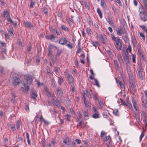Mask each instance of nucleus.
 Returning a JSON list of instances; mask_svg holds the SVG:
<instances>
[{"label": "nucleus", "instance_id": "31", "mask_svg": "<svg viewBox=\"0 0 147 147\" xmlns=\"http://www.w3.org/2000/svg\"><path fill=\"white\" fill-rule=\"evenodd\" d=\"M101 5L104 8H106V4L105 1L103 0H101Z\"/></svg>", "mask_w": 147, "mask_h": 147}, {"label": "nucleus", "instance_id": "27", "mask_svg": "<svg viewBox=\"0 0 147 147\" xmlns=\"http://www.w3.org/2000/svg\"><path fill=\"white\" fill-rule=\"evenodd\" d=\"M141 19L144 22L147 20V18H146L145 15L144 14L141 15Z\"/></svg>", "mask_w": 147, "mask_h": 147}, {"label": "nucleus", "instance_id": "59", "mask_svg": "<svg viewBox=\"0 0 147 147\" xmlns=\"http://www.w3.org/2000/svg\"><path fill=\"white\" fill-rule=\"evenodd\" d=\"M145 6L147 8V0H142Z\"/></svg>", "mask_w": 147, "mask_h": 147}, {"label": "nucleus", "instance_id": "7", "mask_svg": "<svg viewBox=\"0 0 147 147\" xmlns=\"http://www.w3.org/2000/svg\"><path fill=\"white\" fill-rule=\"evenodd\" d=\"M85 94L83 93V98L84 103L85 106L86 107L87 109H90V103L89 101L86 100L84 97Z\"/></svg>", "mask_w": 147, "mask_h": 147}, {"label": "nucleus", "instance_id": "43", "mask_svg": "<svg viewBox=\"0 0 147 147\" xmlns=\"http://www.w3.org/2000/svg\"><path fill=\"white\" fill-rule=\"evenodd\" d=\"M140 35L141 37H142V38L144 40H145V36L143 33L142 32H140Z\"/></svg>", "mask_w": 147, "mask_h": 147}, {"label": "nucleus", "instance_id": "49", "mask_svg": "<svg viewBox=\"0 0 147 147\" xmlns=\"http://www.w3.org/2000/svg\"><path fill=\"white\" fill-rule=\"evenodd\" d=\"M30 1H31V3L30 4V7L31 8H32L35 4L33 2L32 0H30Z\"/></svg>", "mask_w": 147, "mask_h": 147}, {"label": "nucleus", "instance_id": "64", "mask_svg": "<svg viewBox=\"0 0 147 147\" xmlns=\"http://www.w3.org/2000/svg\"><path fill=\"white\" fill-rule=\"evenodd\" d=\"M145 95L146 96V99H145L146 101H147V89L144 91Z\"/></svg>", "mask_w": 147, "mask_h": 147}, {"label": "nucleus", "instance_id": "62", "mask_svg": "<svg viewBox=\"0 0 147 147\" xmlns=\"http://www.w3.org/2000/svg\"><path fill=\"white\" fill-rule=\"evenodd\" d=\"M144 136V134L143 132H142L141 134L140 137V140L141 141Z\"/></svg>", "mask_w": 147, "mask_h": 147}, {"label": "nucleus", "instance_id": "10", "mask_svg": "<svg viewBox=\"0 0 147 147\" xmlns=\"http://www.w3.org/2000/svg\"><path fill=\"white\" fill-rule=\"evenodd\" d=\"M67 42V40L65 38H62L59 40V42L62 45H65Z\"/></svg>", "mask_w": 147, "mask_h": 147}, {"label": "nucleus", "instance_id": "48", "mask_svg": "<svg viewBox=\"0 0 147 147\" xmlns=\"http://www.w3.org/2000/svg\"><path fill=\"white\" fill-rule=\"evenodd\" d=\"M92 44L93 45V46L95 47V48H96L97 47V46L98 45V42H95L94 43V42L92 43Z\"/></svg>", "mask_w": 147, "mask_h": 147}, {"label": "nucleus", "instance_id": "39", "mask_svg": "<svg viewBox=\"0 0 147 147\" xmlns=\"http://www.w3.org/2000/svg\"><path fill=\"white\" fill-rule=\"evenodd\" d=\"M61 50H59V49H58L57 50V54L56 55V57H58L59 55L61 54Z\"/></svg>", "mask_w": 147, "mask_h": 147}, {"label": "nucleus", "instance_id": "22", "mask_svg": "<svg viewBox=\"0 0 147 147\" xmlns=\"http://www.w3.org/2000/svg\"><path fill=\"white\" fill-rule=\"evenodd\" d=\"M9 14V13L7 11H4L3 12V16L4 18L6 17L7 16H8Z\"/></svg>", "mask_w": 147, "mask_h": 147}, {"label": "nucleus", "instance_id": "15", "mask_svg": "<svg viewBox=\"0 0 147 147\" xmlns=\"http://www.w3.org/2000/svg\"><path fill=\"white\" fill-rule=\"evenodd\" d=\"M52 46L51 45H49L48 47V55L51 56L52 55L51 53V47H52Z\"/></svg>", "mask_w": 147, "mask_h": 147}, {"label": "nucleus", "instance_id": "6", "mask_svg": "<svg viewBox=\"0 0 147 147\" xmlns=\"http://www.w3.org/2000/svg\"><path fill=\"white\" fill-rule=\"evenodd\" d=\"M31 98L34 101H36L37 97V94L35 91L32 90H31V92L30 94Z\"/></svg>", "mask_w": 147, "mask_h": 147}, {"label": "nucleus", "instance_id": "47", "mask_svg": "<svg viewBox=\"0 0 147 147\" xmlns=\"http://www.w3.org/2000/svg\"><path fill=\"white\" fill-rule=\"evenodd\" d=\"M20 121L18 120L17 121L16 123V127L17 129L20 128Z\"/></svg>", "mask_w": 147, "mask_h": 147}, {"label": "nucleus", "instance_id": "46", "mask_svg": "<svg viewBox=\"0 0 147 147\" xmlns=\"http://www.w3.org/2000/svg\"><path fill=\"white\" fill-rule=\"evenodd\" d=\"M112 40L116 42L117 40H118V39H120L119 37H116L113 35H112Z\"/></svg>", "mask_w": 147, "mask_h": 147}, {"label": "nucleus", "instance_id": "12", "mask_svg": "<svg viewBox=\"0 0 147 147\" xmlns=\"http://www.w3.org/2000/svg\"><path fill=\"white\" fill-rule=\"evenodd\" d=\"M111 139V137L110 136H109L103 138V140L104 142L106 141L109 144H110Z\"/></svg>", "mask_w": 147, "mask_h": 147}, {"label": "nucleus", "instance_id": "2", "mask_svg": "<svg viewBox=\"0 0 147 147\" xmlns=\"http://www.w3.org/2000/svg\"><path fill=\"white\" fill-rule=\"evenodd\" d=\"M129 83L131 88H134L135 87L134 78L132 74H130L129 75Z\"/></svg>", "mask_w": 147, "mask_h": 147}, {"label": "nucleus", "instance_id": "42", "mask_svg": "<svg viewBox=\"0 0 147 147\" xmlns=\"http://www.w3.org/2000/svg\"><path fill=\"white\" fill-rule=\"evenodd\" d=\"M99 117L98 113H96L95 114L92 115V117L94 118H97Z\"/></svg>", "mask_w": 147, "mask_h": 147}, {"label": "nucleus", "instance_id": "21", "mask_svg": "<svg viewBox=\"0 0 147 147\" xmlns=\"http://www.w3.org/2000/svg\"><path fill=\"white\" fill-rule=\"evenodd\" d=\"M97 12L99 15L100 17V18H102V15L101 11L100 9L99 8H98L97 9Z\"/></svg>", "mask_w": 147, "mask_h": 147}, {"label": "nucleus", "instance_id": "60", "mask_svg": "<svg viewBox=\"0 0 147 147\" xmlns=\"http://www.w3.org/2000/svg\"><path fill=\"white\" fill-rule=\"evenodd\" d=\"M0 43L3 47H6V44L4 42H3L0 41Z\"/></svg>", "mask_w": 147, "mask_h": 147}, {"label": "nucleus", "instance_id": "37", "mask_svg": "<svg viewBox=\"0 0 147 147\" xmlns=\"http://www.w3.org/2000/svg\"><path fill=\"white\" fill-rule=\"evenodd\" d=\"M86 96L88 97L89 98H91V95L90 94L89 92L87 90V89H86Z\"/></svg>", "mask_w": 147, "mask_h": 147}, {"label": "nucleus", "instance_id": "24", "mask_svg": "<svg viewBox=\"0 0 147 147\" xmlns=\"http://www.w3.org/2000/svg\"><path fill=\"white\" fill-rule=\"evenodd\" d=\"M141 28L142 30L147 33V29L146 27L145 26H142L141 25L139 26Z\"/></svg>", "mask_w": 147, "mask_h": 147}, {"label": "nucleus", "instance_id": "8", "mask_svg": "<svg viewBox=\"0 0 147 147\" xmlns=\"http://www.w3.org/2000/svg\"><path fill=\"white\" fill-rule=\"evenodd\" d=\"M13 84L14 85H18L21 81L20 79L16 77H14L13 78Z\"/></svg>", "mask_w": 147, "mask_h": 147}, {"label": "nucleus", "instance_id": "18", "mask_svg": "<svg viewBox=\"0 0 147 147\" xmlns=\"http://www.w3.org/2000/svg\"><path fill=\"white\" fill-rule=\"evenodd\" d=\"M122 38L124 40L125 42H127L129 41V39L127 35L125 34L124 36H122Z\"/></svg>", "mask_w": 147, "mask_h": 147}, {"label": "nucleus", "instance_id": "56", "mask_svg": "<svg viewBox=\"0 0 147 147\" xmlns=\"http://www.w3.org/2000/svg\"><path fill=\"white\" fill-rule=\"evenodd\" d=\"M142 119L143 121L144 122H147V116L142 117Z\"/></svg>", "mask_w": 147, "mask_h": 147}, {"label": "nucleus", "instance_id": "20", "mask_svg": "<svg viewBox=\"0 0 147 147\" xmlns=\"http://www.w3.org/2000/svg\"><path fill=\"white\" fill-rule=\"evenodd\" d=\"M47 39L49 40H52L55 37L53 34H51L50 35L46 36Z\"/></svg>", "mask_w": 147, "mask_h": 147}, {"label": "nucleus", "instance_id": "35", "mask_svg": "<svg viewBox=\"0 0 147 147\" xmlns=\"http://www.w3.org/2000/svg\"><path fill=\"white\" fill-rule=\"evenodd\" d=\"M119 102H121V105L124 106H127V105L125 101H123L120 98Z\"/></svg>", "mask_w": 147, "mask_h": 147}, {"label": "nucleus", "instance_id": "1", "mask_svg": "<svg viewBox=\"0 0 147 147\" xmlns=\"http://www.w3.org/2000/svg\"><path fill=\"white\" fill-rule=\"evenodd\" d=\"M138 77L141 80L143 79L144 76V72L143 71V69L141 67H140L138 70Z\"/></svg>", "mask_w": 147, "mask_h": 147}, {"label": "nucleus", "instance_id": "19", "mask_svg": "<svg viewBox=\"0 0 147 147\" xmlns=\"http://www.w3.org/2000/svg\"><path fill=\"white\" fill-rule=\"evenodd\" d=\"M100 38L101 41L104 44L105 43V40H106V38L104 36L101 35L100 36Z\"/></svg>", "mask_w": 147, "mask_h": 147}, {"label": "nucleus", "instance_id": "4", "mask_svg": "<svg viewBox=\"0 0 147 147\" xmlns=\"http://www.w3.org/2000/svg\"><path fill=\"white\" fill-rule=\"evenodd\" d=\"M122 41L120 39L117 40L115 46L118 50H121L122 48Z\"/></svg>", "mask_w": 147, "mask_h": 147}, {"label": "nucleus", "instance_id": "17", "mask_svg": "<svg viewBox=\"0 0 147 147\" xmlns=\"http://www.w3.org/2000/svg\"><path fill=\"white\" fill-rule=\"evenodd\" d=\"M55 142L54 140H53L51 141V143H49L48 145L49 147H52V145H53V146H54L55 145Z\"/></svg>", "mask_w": 147, "mask_h": 147}, {"label": "nucleus", "instance_id": "63", "mask_svg": "<svg viewBox=\"0 0 147 147\" xmlns=\"http://www.w3.org/2000/svg\"><path fill=\"white\" fill-rule=\"evenodd\" d=\"M58 17H62L63 14H62V13L61 12H59L58 13Z\"/></svg>", "mask_w": 147, "mask_h": 147}, {"label": "nucleus", "instance_id": "9", "mask_svg": "<svg viewBox=\"0 0 147 147\" xmlns=\"http://www.w3.org/2000/svg\"><path fill=\"white\" fill-rule=\"evenodd\" d=\"M125 55L123 57V59L126 64L127 65H129V59L128 52H127L126 53H125Z\"/></svg>", "mask_w": 147, "mask_h": 147}, {"label": "nucleus", "instance_id": "51", "mask_svg": "<svg viewBox=\"0 0 147 147\" xmlns=\"http://www.w3.org/2000/svg\"><path fill=\"white\" fill-rule=\"evenodd\" d=\"M63 81L62 79L59 78L58 79V83L59 85H61L63 82Z\"/></svg>", "mask_w": 147, "mask_h": 147}, {"label": "nucleus", "instance_id": "11", "mask_svg": "<svg viewBox=\"0 0 147 147\" xmlns=\"http://www.w3.org/2000/svg\"><path fill=\"white\" fill-rule=\"evenodd\" d=\"M24 24L26 27L29 28H31L33 27V25L31 23L28 21L24 22Z\"/></svg>", "mask_w": 147, "mask_h": 147}, {"label": "nucleus", "instance_id": "5", "mask_svg": "<svg viewBox=\"0 0 147 147\" xmlns=\"http://www.w3.org/2000/svg\"><path fill=\"white\" fill-rule=\"evenodd\" d=\"M24 78L26 80L27 84H31L32 82V79L31 76L29 75L24 76Z\"/></svg>", "mask_w": 147, "mask_h": 147}, {"label": "nucleus", "instance_id": "16", "mask_svg": "<svg viewBox=\"0 0 147 147\" xmlns=\"http://www.w3.org/2000/svg\"><path fill=\"white\" fill-rule=\"evenodd\" d=\"M138 52L139 54V55L140 57L142 58L143 60L144 59V56L143 53H142L141 51L139 49H138Z\"/></svg>", "mask_w": 147, "mask_h": 147}, {"label": "nucleus", "instance_id": "33", "mask_svg": "<svg viewBox=\"0 0 147 147\" xmlns=\"http://www.w3.org/2000/svg\"><path fill=\"white\" fill-rule=\"evenodd\" d=\"M80 42H79L78 43V49L77 50V51H76V53L77 54H78V53H80V51H81V47L79 46Z\"/></svg>", "mask_w": 147, "mask_h": 147}, {"label": "nucleus", "instance_id": "29", "mask_svg": "<svg viewBox=\"0 0 147 147\" xmlns=\"http://www.w3.org/2000/svg\"><path fill=\"white\" fill-rule=\"evenodd\" d=\"M61 29L63 30H64L65 31H69L68 29L66 27V26H65L63 25H61Z\"/></svg>", "mask_w": 147, "mask_h": 147}, {"label": "nucleus", "instance_id": "55", "mask_svg": "<svg viewBox=\"0 0 147 147\" xmlns=\"http://www.w3.org/2000/svg\"><path fill=\"white\" fill-rule=\"evenodd\" d=\"M73 84H71V89L72 90V92H73L74 91V86Z\"/></svg>", "mask_w": 147, "mask_h": 147}, {"label": "nucleus", "instance_id": "34", "mask_svg": "<svg viewBox=\"0 0 147 147\" xmlns=\"http://www.w3.org/2000/svg\"><path fill=\"white\" fill-rule=\"evenodd\" d=\"M84 117L85 118V119L87 120L88 119V114L87 112H84Z\"/></svg>", "mask_w": 147, "mask_h": 147}, {"label": "nucleus", "instance_id": "14", "mask_svg": "<svg viewBox=\"0 0 147 147\" xmlns=\"http://www.w3.org/2000/svg\"><path fill=\"white\" fill-rule=\"evenodd\" d=\"M23 85L24 86V87H21V89L24 92H26L28 91V90L29 89V86H27L26 87V84L24 83L23 84Z\"/></svg>", "mask_w": 147, "mask_h": 147}, {"label": "nucleus", "instance_id": "40", "mask_svg": "<svg viewBox=\"0 0 147 147\" xmlns=\"http://www.w3.org/2000/svg\"><path fill=\"white\" fill-rule=\"evenodd\" d=\"M94 80L95 82V85L99 88L100 87V86L97 80L96 79H94Z\"/></svg>", "mask_w": 147, "mask_h": 147}, {"label": "nucleus", "instance_id": "41", "mask_svg": "<svg viewBox=\"0 0 147 147\" xmlns=\"http://www.w3.org/2000/svg\"><path fill=\"white\" fill-rule=\"evenodd\" d=\"M57 93L60 96H61L63 94L62 91L59 89L57 90Z\"/></svg>", "mask_w": 147, "mask_h": 147}, {"label": "nucleus", "instance_id": "44", "mask_svg": "<svg viewBox=\"0 0 147 147\" xmlns=\"http://www.w3.org/2000/svg\"><path fill=\"white\" fill-rule=\"evenodd\" d=\"M133 104L134 107L135 109L137 111V104L135 102H133Z\"/></svg>", "mask_w": 147, "mask_h": 147}, {"label": "nucleus", "instance_id": "25", "mask_svg": "<svg viewBox=\"0 0 147 147\" xmlns=\"http://www.w3.org/2000/svg\"><path fill=\"white\" fill-rule=\"evenodd\" d=\"M85 7L88 10H89L90 8V4L89 2H84Z\"/></svg>", "mask_w": 147, "mask_h": 147}, {"label": "nucleus", "instance_id": "32", "mask_svg": "<svg viewBox=\"0 0 147 147\" xmlns=\"http://www.w3.org/2000/svg\"><path fill=\"white\" fill-rule=\"evenodd\" d=\"M117 58L119 61L121 63H123V59L120 55H118L117 56Z\"/></svg>", "mask_w": 147, "mask_h": 147}, {"label": "nucleus", "instance_id": "26", "mask_svg": "<svg viewBox=\"0 0 147 147\" xmlns=\"http://www.w3.org/2000/svg\"><path fill=\"white\" fill-rule=\"evenodd\" d=\"M31 48L32 47L31 44L30 43H29L27 49V51L28 52H30V51H31Z\"/></svg>", "mask_w": 147, "mask_h": 147}, {"label": "nucleus", "instance_id": "3", "mask_svg": "<svg viewBox=\"0 0 147 147\" xmlns=\"http://www.w3.org/2000/svg\"><path fill=\"white\" fill-rule=\"evenodd\" d=\"M117 35L121 36L122 34H124L125 33V31L123 30L122 27L120 26L117 28L116 30Z\"/></svg>", "mask_w": 147, "mask_h": 147}, {"label": "nucleus", "instance_id": "30", "mask_svg": "<svg viewBox=\"0 0 147 147\" xmlns=\"http://www.w3.org/2000/svg\"><path fill=\"white\" fill-rule=\"evenodd\" d=\"M113 62L114 63V65L115 66L116 68L117 69L119 68V67L118 64V63L117 61L116 60H114L113 61Z\"/></svg>", "mask_w": 147, "mask_h": 147}, {"label": "nucleus", "instance_id": "13", "mask_svg": "<svg viewBox=\"0 0 147 147\" xmlns=\"http://www.w3.org/2000/svg\"><path fill=\"white\" fill-rule=\"evenodd\" d=\"M67 79L69 81V83L70 84H74L73 80L72 77L69 74H67Z\"/></svg>", "mask_w": 147, "mask_h": 147}, {"label": "nucleus", "instance_id": "57", "mask_svg": "<svg viewBox=\"0 0 147 147\" xmlns=\"http://www.w3.org/2000/svg\"><path fill=\"white\" fill-rule=\"evenodd\" d=\"M128 50L129 51V52H131V47L130 46H129L128 48L127 49V50H126V51L125 52L126 53V52H127L128 53Z\"/></svg>", "mask_w": 147, "mask_h": 147}, {"label": "nucleus", "instance_id": "61", "mask_svg": "<svg viewBox=\"0 0 147 147\" xmlns=\"http://www.w3.org/2000/svg\"><path fill=\"white\" fill-rule=\"evenodd\" d=\"M109 20L108 21V23L111 25L112 26H113L114 25V24L113 22L111 20H110V19H109Z\"/></svg>", "mask_w": 147, "mask_h": 147}, {"label": "nucleus", "instance_id": "23", "mask_svg": "<svg viewBox=\"0 0 147 147\" xmlns=\"http://www.w3.org/2000/svg\"><path fill=\"white\" fill-rule=\"evenodd\" d=\"M114 114L116 116H119V113L117 109H115L113 110Z\"/></svg>", "mask_w": 147, "mask_h": 147}, {"label": "nucleus", "instance_id": "45", "mask_svg": "<svg viewBox=\"0 0 147 147\" xmlns=\"http://www.w3.org/2000/svg\"><path fill=\"white\" fill-rule=\"evenodd\" d=\"M142 102L143 103V104L144 105L145 107L147 109V101H146L145 100H144V101L143 100Z\"/></svg>", "mask_w": 147, "mask_h": 147}, {"label": "nucleus", "instance_id": "38", "mask_svg": "<svg viewBox=\"0 0 147 147\" xmlns=\"http://www.w3.org/2000/svg\"><path fill=\"white\" fill-rule=\"evenodd\" d=\"M135 115L134 116V118L136 119V121L138 122L140 121V119L139 118V116L138 115L136 114H135Z\"/></svg>", "mask_w": 147, "mask_h": 147}, {"label": "nucleus", "instance_id": "28", "mask_svg": "<svg viewBox=\"0 0 147 147\" xmlns=\"http://www.w3.org/2000/svg\"><path fill=\"white\" fill-rule=\"evenodd\" d=\"M116 80L117 84H119L121 88H122L123 87L122 82H121L119 80H117V79H116Z\"/></svg>", "mask_w": 147, "mask_h": 147}, {"label": "nucleus", "instance_id": "58", "mask_svg": "<svg viewBox=\"0 0 147 147\" xmlns=\"http://www.w3.org/2000/svg\"><path fill=\"white\" fill-rule=\"evenodd\" d=\"M65 119L68 121H69L70 119V116L68 115H65Z\"/></svg>", "mask_w": 147, "mask_h": 147}, {"label": "nucleus", "instance_id": "50", "mask_svg": "<svg viewBox=\"0 0 147 147\" xmlns=\"http://www.w3.org/2000/svg\"><path fill=\"white\" fill-rule=\"evenodd\" d=\"M26 62L27 65H29L30 62V60L27 58L26 60Z\"/></svg>", "mask_w": 147, "mask_h": 147}, {"label": "nucleus", "instance_id": "52", "mask_svg": "<svg viewBox=\"0 0 147 147\" xmlns=\"http://www.w3.org/2000/svg\"><path fill=\"white\" fill-rule=\"evenodd\" d=\"M97 94L96 93H94L93 94L94 98L96 100H98Z\"/></svg>", "mask_w": 147, "mask_h": 147}, {"label": "nucleus", "instance_id": "54", "mask_svg": "<svg viewBox=\"0 0 147 147\" xmlns=\"http://www.w3.org/2000/svg\"><path fill=\"white\" fill-rule=\"evenodd\" d=\"M141 115L142 117L147 116L146 113L144 111H142L141 114Z\"/></svg>", "mask_w": 147, "mask_h": 147}, {"label": "nucleus", "instance_id": "36", "mask_svg": "<svg viewBox=\"0 0 147 147\" xmlns=\"http://www.w3.org/2000/svg\"><path fill=\"white\" fill-rule=\"evenodd\" d=\"M55 104L56 106L58 108H59L60 106L59 101L58 100H56L55 102Z\"/></svg>", "mask_w": 147, "mask_h": 147}, {"label": "nucleus", "instance_id": "53", "mask_svg": "<svg viewBox=\"0 0 147 147\" xmlns=\"http://www.w3.org/2000/svg\"><path fill=\"white\" fill-rule=\"evenodd\" d=\"M0 72L2 74H5L4 70L3 68H1L0 69Z\"/></svg>", "mask_w": 147, "mask_h": 147}]
</instances>
